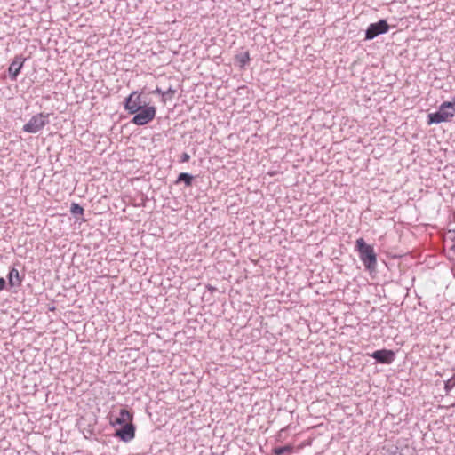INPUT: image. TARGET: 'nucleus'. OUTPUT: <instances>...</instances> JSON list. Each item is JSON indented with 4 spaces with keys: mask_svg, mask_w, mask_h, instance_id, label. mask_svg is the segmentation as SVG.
<instances>
[{
    "mask_svg": "<svg viewBox=\"0 0 455 455\" xmlns=\"http://www.w3.org/2000/svg\"><path fill=\"white\" fill-rule=\"evenodd\" d=\"M455 115L454 104L450 101H444L439 108V110L435 113H430L427 116V124H440L443 122L450 121Z\"/></svg>",
    "mask_w": 455,
    "mask_h": 455,
    "instance_id": "nucleus-2",
    "label": "nucleus"
},
{
    "mask_svg": "<svg viewBox=\"0 0 455 455\" xmlns=\"http://www.w3.org/2000/svg\"><path fill=\"white\" fill-rule=\"evenodd\" d=\"M250 53L248 51L238 53L235 55V60L239 63L241 68H244L250 61Z\"/></svg>",
    "mask_w": 455,
    "mask_h": 455,
    "instance_id": "nucleus-12",
    "label": "nucleus"
},
{
    "mask_svg": "<svg viewBox=\"0 0 455 455\" xmlns=\"http://www.w3.org/2000/svg\"><path fill=\"white\" fill-rule=\"evenodd\" d=\"M355 250L359 253L365 268L369 271L375 270L377 267V255L371 245L366 243L363 238H358L355 242Z\"/></svg>",
    "mask_w": 455,
    "mask_h": 455,
    "instance_id": "nucleus-1",
    "label": "nucleus"
},
{
    "mask_svg": "<svg viewBox=\"0 0 455 455\" xmlns=\"http://www.w3.org/2000/svg\"><path fill=\"white\" fill-rule=\"evenodd\" d=\"M193 176L187 172H181L179 174L176 183L184 182L187 187L192 185Z\"/></svg>",
    "mask_w": 455,
    "mask_h": 455,
    "instance_id": "nucleus-13",
    "label": "nucleus"
},
{
    "mask_svg": "<svg viewBox=\"0 0 455 455\" xmlns=\"http://www.w3.org/2000/svg\"><path fill=\"white\" fill-rule=\"evenodd\" d=\"M70 212L73 215H83L84 208L76 203H72L70 206Z\"/></svg>",
    "mask_w": 455,
    "mask_h": 455,
    "instance_id": "nucleus-15",
    "label": "nucleus"
},
{
    "mask_svg": "<svg viewBox=\"0 0 455 455\" xmlns=\"http://www.w3.org/2000/svg\"><path fill=\"white\" fill-rule=\"evenodd\" d=\"M116 436L119 437L124 442H130L135 436V427L131 422L122 426V427L116 432Z\"/></svg>",
    "mask_w": 455,
    "mask_h": 455,
    "instance_id": "nucleus-9",
    "label": "nucleus"
},
{
    "mask_svg": "<svg viewBox=\"0 0 455 455\" xmlns=\"http://www.w3.org/2000/svg\"><path fill=\"white\" fill-rule=\"evenodd\" d=\"M7 277L8 283L11 287H19L23 281V276L20 275L19 270L14 267L10 269Z\"/></svg>",
    "mask_w": 455,
    "mask_h": 455,
    "instance_id": "nucleus-11",
    "label": "nucleus"
},
{
    "mask_svg": "<svg viewBox=\"0 0 455 455\" xmlns=\"http://www.w3.org/2000/svg\"><path fill=\"white\" fill-rule=\"evenodd\" d=\"M141 95L138 92H132L124 101V108L129 114H135L141 109Z\"/></svg>",
    "mask_w": 455,
    "mask_h": 455,
    "instance_id": "nucleus-6",
    "label": "nucleus"
},
{
    "mask_svg": "<svg viewBox=\"0 0 455 455\" xmlns=\"http://www.w3.org/2000/svg\"><path fill=\"white\" fill-rule=\"evenodd\" d=\"M388 29L389 26L385 20H380L376 23H371L366 29L365 39L371 40L379 35L387 33Z\"/></svg>",
    "mask_w": 455,
    "mask_h": 455,
    "instance_id": "nucleus-5",
    "label": "nucleus"
},
{
    "mask_svg": "<svg viewBox=\"0 0 455 455\" xmlns=\"http://www.w3.org/2000/svg\"><path fill=\"white\" fill-rule=\"evenodd\" d=\"M189 160H190V156L187 152H184L181 154L180 159V163H187Z\"/></svg>",
    "mask_w": 455,
    "mask_h": 455,
    "instance_id": "nucleus-17",
    "label": "nucleus"
},
{
    "mask_svg": "<svg viewBox=\"0 0 455 455\" xmlns=\"http://www.w3.org/2000/svg\"><path fill=\"white\" fill-rule=\"evenodd\" d=\"M153 93H156V94L162 95L163 97L167 95V92H164V91H162L158 87L155 91H153Z\"/></svg>",
    "mask_w": 455,
    "mask_h": 455,
    "instance_id": "nucleus-18",
    "label": "nucleus"
},
{
    "mask_svg": "<svg viewBox=\"0 0 455 455\" xmlns=\"http://www.w3.org/2000/svg\"><path fill=\"white\" fill-rule=\"evenodd\" d=\"M451 103L454 104V107H455V96L453 97L452 101Z\"/></svg>",
    "mask_w": 455,
    "mask_h": 455,
    "instance_id": "nucleus-22",
    "label": "nucleus"
},
{
    "mask_svg": "<svg viewBox=\"0 0 455 455\" xmlns=\"http://www.w3.org/2000/svg\"><path fill=\"white\" fill-rule=\"evenodd\" d=\"M293 451V446L291 444H288L282 447H275L273 449V452L275 455H283L285 452H291Z\"/></svg>",
    "mask_w": 455,
    "mask_h": 455,
    "instance_id": "nucleus-14",
    "label": "nucleus"
},
{
    "mask_svg": "<svg viewBox=\"0 0 455 455\" xmlns=\"http://www.w3.org/2000/svg\"><path fill=\"white\" fill-rule=\"evenodd\" d=\"M132 421V414L126 409L120 410L119 416L116 418L115 421H111L113 426L129 424Z\"/></svg>",
    "mask_w": 455,
    "mask_h": 455,
    "instance_id": "nucleus-10",
    "label": "nucleus"
},
{
    "mask_svg": "<svg viewBox=\"0 0 455 455\" xmlns=\"http://www.w3.org/2000/svg\"><path fill=\"white\" fill-rule=\"evenodd\" d=\"M26 58L22 55H16L8 68L9 76L12 81H16L17 77L24 65Z\"/></svg>",
    "mask_w": 455,
    "mask_h": 455,
    "instance_id": "nucleus-7",
    "label": "nucleus"
},
{
    "mask_svg": "<svg viewBox=\"0 0 455 455\" xmlns=\"http://www.w3.org/2000/svg\"><path fill=\"white\" fill-rule=\"evenodd\" d=\"M49 123V114L39 113L23 126V131L29 133H36Z\"/></svg>",
    "mask_w": 455,
    "mask_h": 455,
    "instance_id": "nucleus-3",
    "label": "nucleus"
},
{
    "mask_svg": "<svg viewBox=\"0 0 455 455\" xmlns=\"http://www.w3.org/2000/svg\"><path fill=\"white\" fill-rule=\"evenodd\" d=\"M371 356L378 363L389 364L395 360V355L392 350L380 349L374 351Z\"/></svg>",
    "mask_w": 455,
    "mask_h": 455,
    "instance_id": "nucleus-8",
    "label": "nucleus"
},
{
    "mask_svg": "<svg viewBox=\"0 0 455 455\" xmlns=\"http://www.w3.org/2000/svg\"><path fill=\"white\" fill-rule=\"evenodd\" d=\"M132 123L136 125H145L153 121L156 115V108L154 106H147L142 108L140 111L133 114Z\"/></svg>",
    "mask_w": 455,
    "mask_h": 455,
    "instance_id": "nucleus-4",
    "label": "nucleus"
},
{
    "mask_svg": "<svg viewBox=\"0 0 455 455\" xmlns=\"http://www.w3.org/2000/svg\"><path fill=\"white\" fill-rule=\"evenodd\" d=\"M284 432V429H281L277 435V440H281V438L283 437V433Z\"/></svg>",
    "mask_w": 455,
    "mask_h": 455,
    "instance_id": "nucleus-21",
    "label": "nucleus"
},
{
    "mask_svg": "<svg viewBox=\"0 0 455 455\" xmlns=\"http://www.w3.org/2000/svg\"><path fill=\"white\" fill-rule=\"evenodd\" d=\"M165 92H167V95L170 94L171 96H172L176 92V91L172 87H169V89Z\"/></svg>",
    "mask_w": 455,
    "mask_h": 455,
    "instance_id": "nucleus-20",
    "label": "nucleus"
},
{
    "mask_svg": "<svg viewBox=\"0 0 455 455\" xmlns=\"http://www.w3.org/2000/svg\"><path fill=\"white\" fill-rule=\"evenodd\" d=\"M6 282L4 278L0 277V291L5 288Z\"/></svg>",
    "mask_w": 455,
    "mask_h": 455,
    "instance_id": "nucleus-19",
    "label": "nucleus"
},
{
    "mask_svg": "<svg viewBox=\"0 0 455 455\" xmlns=\"http://www.w3.org/2000/svg\"><path fill=\"white\" fill-rule=\"evenodd\" d=\"M455 387V374L450 378L444 384V389L446 394H449L451 390Z\"/></svg>",
    "mask_w": 455,
    "mask_h": 455,
    "instance_id": "nucleus-16",
    "label": "nucleus"
}]
</instances>
